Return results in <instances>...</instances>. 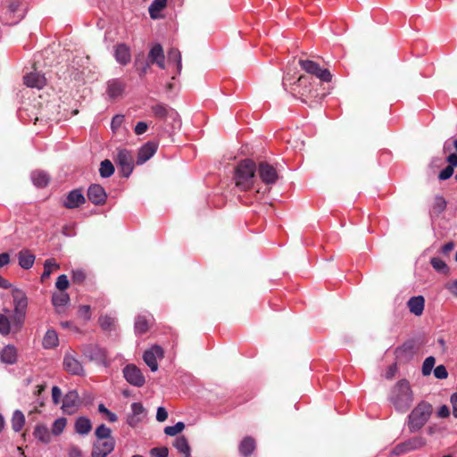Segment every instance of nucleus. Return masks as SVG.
<instances>
[{
	"instance_id": "obj_7",
	"label": "nucleus",
	"mask_w": 457,
	"mask_h": 457,
	"mask_svg": "<svg viewBox=\"0 0 457 457\" xmlns=\"http://www.w3.org/2000/svg\"><path fill=\"white\" fill-rule=\"evenodd\" d=\"M83 355L89 361H95L98 364L107 366V353L105 349L97 345L89 344L83 346Z\"/></svg>"
},
{
	"instance_id": "obj_13",
	"label": "nucleus",
	"mask_w": 457,
	"mask_h": 457,
	"mask_svg": "<svg viewBox=\"0 0 457 457\" xmlns=\"http://www.w3.org/2000/svg\"><path fill=\"white\" fill-rule=\"evenodd\" d=\"M257 171L262 181L266 185H273L278 179L277 170L266 162L259 163Z\"/></svg>"
},
{
	"instance_id": "obj_61",
	"label": "nucleus",
	"mask_w": 457,
	"mask_h": 457,
	"mask_svg": "<svg viewBox=\"0 0 457 457\" xmlns=\"http://www.w3.org/2000/svg\"><path fill=\"white\" fill-rule=\"evenodd\" d=\"M61 397H62V391H61V389L57 386H53V388H52V399H53L54 403V404H59L60 401H61Z\"/></svg>"
},
{
	"instance_id": "obj_18",
	"label": "nucleus",
	"mask_w": 457,
	"mask_h": 457,
	"mask_svg": "<svg viewBox=\"0 0 457 457\" xmlns=\"http://www.w3.org/2000/svg\"><path fill=\"white\" fill-rule=\"evenodd\" d=\"M7 12L12 18V22L17 23L23 19L26 7L21 0H10L7 5Z\"/></svg>"
},
{
	"instance_id": "obj_10",
	"label": "nucleus",
	"mask_w": 457,
	"mask_h": 457,
	"mask_svg": "<svg viewBox=\"0 0 457 457\" xmlns=\"http://www.w3.org/2000/svg\"><path fill=\"white\" fill-rule=\"evenodd\" d=\"M123 376L128 383L136 387H142L145 383L141 370L134 364H128L123 368Z\"/></svg>"
},
{
	"instance_id": "obj_3",
	"label": "nucleus",
	"mask_w": 457,
	"mask_h": 457,
	"mask_svg": "<svg viewBox=\"0 0 457 457\" xmlns=\"http://www.w3.org/2000/svg\"><path fill=\"white\" fill-rule=\"evenodd\" d=\"M289 80L288 75L283 78L284 88L290 90L295 96H299L303 102H306L307 98L314 96L312 83L308 76H300L293 84H288Z\"/></svg>"
},
{
	"instance_id": "obj_23",
	"label": "nucleus",
	"mask_w": 457,
	"mask_h": 457,
	"mask_svg": "<svg viewBox=\"0 0 457 457\" xmlns=\"http://www.w3.org/2000/svg\"><path fill=\"white\" fill-rule=\"evenodd\" d=\"M85 203V196L80 189L71 190L66 196L63 205L68 209H74Z\"/></svg>"
},
{
	"instance_id": "obj_22",
	"label": "nucleus",
	"mask_w": 457,
	"mask_h": 457,
	"mask_svg": "<svg viewBox=\"0 0 457 457\" xmlns=\"http://www.w3.org/2000/svg\"><path fill=\"white\" fill-rule=\"evenodd\" d=\"M158 145L154 142H147L138 151L137 163L138 165L148 161L157 151Z\"/></svg>"
},
{
	"instance_id": "obj_54",
	"label": "nucleus",
	"mask_w": 457,
	"mask_h": 457,
	"mask_svg": "<svg viewBox=\"0 0 457 457\" xmlns=\"http://www.w3.org/2000/svg\"><path fill=\"white\" fill-rule=\"evenodd\" d=\"M71 279L73 283L82 284L86 279V274L83 270H72Z\"/></svg>"
},
{
	"instance_id": "obj_32",
	"label": "nucleus",
	"mask_w": 457,
	"mask_h": 457,
	"mask_svg": "<svg viewBox=\"0 0 457 457\" xmlns=\"http://www.w3.org/2000/svg\"><path fill=\"white\" fill-rule=\"evenodd\" d=\"M31 179L37 187H45L48 185L49 175L43 170H35L31 173Z\"/></svg>"
},
{
	"instance_id": "obj_25",
	"label": "nucleus",
	"mask_w": 457,
	"mask_h": 457,
	"mask_svg": "<svg viewBox=\"0 0 457 457\" xmlns=\"http://www.w3.org/2000/svg\"><path fill=\"white\" fill-rule=\"evenodd\" d=\"M79 397L76 391L68 392L62 401V410L68 413L74 411L75 408L79 405Z\"/></svg>"
},
{
	"instance_id": "obj_36",
	"label": "nucleus",
	"mask_w": 457,
	"mask_h": 457,
	"mask_svg": "<svg viewBox=\"0 0 457 457\" xmlns=\"http://www.w3.org/2000/svg\"><path fill=\"white\" fill-rule=\"evenodd\" d=\"M33 436L44 444L51 441V435L46 426L37 424L34 429Z\"/></svg>"
},
{
	"instance_id": "obj_11",
	"label": "nucleus",
	"mask_w": 457,
	"mask_h": 457,
	"mask_svg": "<svg viewBox=\"0 0 457 457\" xmlns=\"http://www.w3.org/2000/svg\"><path fill=\"white\" fill-rule=\"evenodd\" d=\"M152 111L156 118L162 119L165 121L170 120L173 123V126H180L179 115L174 109L165 104H159L154 105L152 107Z\"/></svg>"
},
{
	"instance_id": "obj_60",
	"label": "nucleus",
	"mask_w": 457,
	"mask_h": 457,
	"mask_svg": "<svg viewBox=\"0 0 457 457\" xmlns=\"http://www.w3.org/2000/svg\"><path fill=\"white\" fill-rule=\"evenodd\" d=\"M123 121H124L123 115H115L112 120V123H111L112 129V130L118 129L121 126Z\"/></svg>"
},
{
	"instance_id": "obj_38",
	"label": "nucleus",
	"mask_w": 457,
	"mask_h": 457,
	"mask_svg": "<svg viewBox=\"0 0 457 457\" xmlns=\"http://www.w3.org/2000/svg\"><path fill=\"white\" fill-rule=\"evenodd\" d=\"M173 445L180 453L184 454V457H191L190 446L184 436H178Z\"/></svg>"
},
{
	"instance_id": "obj_16",
	"label": "nucleus",
	"mask_w": 457,
	"mask_h": 457,
	"mask_svg": "<svg viewBox=\"0 0 457 457\" xmlns=\"http://www.w3.org/2000/svg\"><path fill=\"white\" fill-rule=\"evenodd\" d=\"M88 200L96 205H103L107 198L104 188L98 185L93 184L87 189Z\"/></svg>"
},
{
	"instance_id": "obj_39",
	"label": "nucleus",
	"mask_w": 457,
	"mask_h": 457,
	"mask_svg": "<svg viewBox=\"0 0 457 457\" xmlns=\"http://www.w3.org/2000/svg\"><path fill=\"white\" fill-rule=\"evenodd\" d=\"M98 323L103 330L112 331L115 329L116 319L110 315H101Z\"/></svg>"
},
{
	"instance_id": "obj_21",
	"label": "nucleus",
	"mask_w": 457,
	"mask_h": 457,
	"mask_svg": "<svg viewBox=\"0 0 457 457\" xmlns=\"http://www.w3.org/2000/svg\"><path fill=\"white\" fill-rule=\"evenodd\" d=\"M125 83L120 79H112L107 82L106 93L110 98L115 99L122 96Z\"/></svg>"
},
{
	"instance_id": "obj_26",
	"label": "nucleus",
	"mask_w": 457,
	"mask_h": 457,
	"mask_svg": "<svg viewBox=\"0 0 457 457\" xmlns=\"http://www.w3.org/2000/svg\"><path fill=\"white\" fill-rule=\"evenodd\" d=\"M70 295L66 292H55L52 295V303L57 312H62L66 305L70 303Z\"/></svg>"
},
{
	"instance_id": "obj_1",
	"label": "nucleus",
	"mask_w": 457,
	"mask_h": 457,
	"mask_svg": "<svg viewBox=\"0 0 457 457\" xmlns=\"http://www.w3.org/2000/svg\"><path fill=\"white\" fill-rule=\"evenodd\" d=\"M388 400L397 411H407L413 402V393L409 381L406 379L399 380L391 388Z\"/></svg>"
},
{
	"instance_id": "obj_45",
	"label": "nucleus",
	"mask_w": 457,
	"mask_h": 457,
	"mask_svg": "<svg viewBox=\"0 0 457 457\" xmlns=\"http://www.w3.org/2000/svg\"><path fill=\"white\" fill-rule=\"evenodd\" d=\"M66 424H67V420L65 418H59V419L55 420L54 422L53 423L51 433L54 436L61 435L63 432V430L66 427Z\"/></svg>"
},
{
	"instance_id": "obj_42",
	"label": "nucleus",
	"mask_w": 457,
	"mask_h": 457,
	"mask_svg": "<svg viewBox=\"0 0 457 457\" xmlns=\"http://www.w3.org/2000/svg\"><path fill=\"white\" fill-rule=\"evenodd\" d=\"M95 435L96 436V440L108 441L109 439H114L112 436V430L104 424H101L96 428Z\"/></svg>"
},
{
	"instance_id": "obj_34",
	"label": "nucleus",
	"mask_w": 457,
	"mask_h": 457,
	"mask_svg": "<svg viewBox=\"0 0 457 457\" xmlns=\"http://www.w3.org/2000/svg\"><path fill=\"white\" fill-rule=\"evenodd\" d=\"M43 346L46 349H52L58 345L59 338L55 330L48 329L43 338Z\"/></svg>"
},
{
	"instance_id": "obj_40",
	"label": "nucleus",
	"mask_w": 457,
	"mask_h": 457,
	"mask_svg": "<svg viewBox=\"0 0 457 457\" xmlns=\"http://www.w3.org/2000/svg\"><path fill=\"white\" fill-rule=\"evenodd\" d=\"M25 424V416L24 414L19 411L16 410L12 417V428L15 432H19L22 429L23 426Z\"/></svg>"
},
{
	"instance_id": "obj_27",
	"label": "nucleus",
	"mask_w": 457,
	"mask_h": 457,
	"mask_svg": "<svg viewBox=\"0 0 457 457\" xmlns=\"http://www.w3.org/2000/svg\"><path fill=\"white\" fill-rule=\"evenodd\" d=\"M407 306L411 313L420 316L424 311L425 299L422 295L412 296L407 302Z\"/></svg>"
},
{
	"instance_id": "obj_24",
	"label": "nucleus",
	"mask_w": 457,
	"mask_h": 457,
	"mask_svg": "<svg viewBox=\"0 0 457 457\" xmlns=\"http://www.w3.org/2000/svg\"><path fill=\"white\" fill-rule=\"evenodd\" d=\"M24 83L29 87L41 89L46 84V79L40 72L34 71L24 76Z\"/></svg>"
},
{
	"instance_id": "obj_63",
	"label": "nucleus",
	"mask_w": 457,
	"mask_h": 457,
	"mask_svg": "<svg viewBox=\"0 0 457 457\" xmlns=\"http://www.w3.org/2000/svg\"><path fill=\"white\" fill-rule=\"evenodd\" d=\"M147 124L145 121H139L135 127V133L137 135H142L147 130Z\"/></svg>"
},
{
	"instance_id": "obj_33",
	"label": "nucleus",
	"mask_w": 457,
	"mask_h": 457,
	"mask_svg": "<svg viewBox=\"0 0 457 457\" xmlns=\"http://www.w3.org/2000/svg\"><path fill=\"white\" fill-rule=\"evenodd\" d=\"M60 269V264L56 262L54 258L46 259L44 262V271L40 277L41 281L44 282L47 278H50L52 272L54 270H58Z\"/></svg>"
},
{
	"instance_id": "obj_53",
	"label": "nucleus",
	"mask_w": 457,
	"mask_h": 457,
	"mask_svg": "<svg viewBox=\"0 0 457 457\" xmlns=\"http://www.w3.org/2000/svg\"><path fill=\"white\" fill-rule=\"evenodd\" d=\"M70 282L66 275L62 274L57 278L55 287L59 291L64 292L69 287Z\"/></svg>"
},
{
	"instance_id": "obj_50",
	"label": "nucleus",
	"mask_w": 457,
	"mask_h": 457,
	"mask_svg": "<svg viewBox=\"0 0 457 457\" xmlns=\"http://www.w3.org/2000/svg\"><path fill=\"white\" fill-rule=\"evenodd\" d=\"M10 332L11 321L5 315L0 314V334L5 336L8 335Z\"/></svg>"
},
{
	"instance_id": "obj_41",
	"label": "nucleus",
	"mask_w": 457,
	"mask_h": 457,
	"mask_svg": "<svg viewBox=\"0 0 457 457\" xmlns=\"http://www.w3.org/2000/svg\"><path fill=\"white\" fill-rule=\"evenodd\" d=\"M99 173L102 178H110L114 173V166L110 160H104L100 163Z\"/></svg>"
},
{
	"instance_id": "obj_48",
	"label": "nucleus",
	"mask_w": 457,
	"mask_h": 457,
	"mask_svg": "<svg viewBox=\"0 0 457 457\" xmlns=\"http://www.w3.org/2000/svg\"><path fill=\"white\" fill-rule=\"evenodd\" d=\"M446 208V201L441 195H436L433 204V211L436 213L443 212Z\"/></svg>"
},
{
	"instance_id": "obj_58",
	"label": "nucleus",
	"mask_w": 457,
	"mask_h": 457,
	"mask_svg": "<svg viewBox=\"0 0 457 457\" xmlns=\"http://www.w3.org/2000/svg\"><path fill=\"white\" fill-rule=\"evenodd\" d=\"M453 174V168L452 166L445 167L438 175L440 180H445L452 177Z\"/></svg>"
},
{
	"instance_id": "obj_59",
	"label": "nucleus",
	"mask_w": 457,
	"mask_h": 457,
	"mask_svg": "<svg viewBox=\"0 0 457 457\" xmlns=\"http://www.w3.org/2000/svg\"><path fill=\"white\" fill-rule=\"evenodd\" d=\"M69 457H84L82 451L77 445H71L68 449Z\"/></svg>"
},
{
	"instance_id": "obj_15",
	"label": "nucleus",
	"mask_w": 457,
	"mask_h": 457,
	"mask_svg": "<svg viewBox=\"0 0 457 457\" xmlns=\"http://www.w3.org/2000/svg\"><path fill=\"white\" fill-rule=\"evenodd\" d=\"M425 444L426 440L423 437L416 436L407 440L404 443L397 445L394 449V453L395 454H403L413 450L420 449L424 446Z\"/></svg>"
},
{
	"instance_id": "obj_20",
	"label": "nucleus",
	"mask_w": 457,
	"mask_h": 457,
	"mask_svg": "<svg viewBox=\"0 0 457 457\" xmlns=\"http://www.w3.org/2000/svg\"><path fill=\"white\" fill-rule=\"evenodd\" d=\"M114 58L120 65H127L131 61L130 48L124 43H120L114 47Z\"/></svg>"
},
{
	"instance_id": "obj_30",
	"label": "nucleus",
	"mask_w": 457,
	"mask_h": 457,
	"mask_svg": "<svg viewBox=\"0 0 457 457\" xmlns=\"http://www.w3.org/2000/svg\"><path fill=\"white\" fill-rule=\"evenodd\" d=\"M151 319L145 315H138L135 320V333L138 336L145 334L150 325Z\"/></svg>"
},
{
	"instance_id": "obj_43",
	"label": "nucleus",
	"mask_w": 457,
	"mask_h": 457,
	"mask_svg": "<svg viewBox=\"0 0 457 457\" xmlns=\"http://www.w3.org/2000/svg\"><path fill=\"white\" fill-rule=\"evenodd\" d=\"M166 4L167 0H154L149 6V14L151 18L156 19L158 17V12L166 6Z\"/></svg>"
},
{
	"instance_id": "obj_56",
	"label": "nucleus",
	"mask_w": 457,
	"mask_h": 457,
	"mask_svg": "<svg viewBox=\"0 0 457 457\" xmlns=\"http://www.w3.org/2000/svg\"><path fill=\"white\" fill-rule=\"evenodd\" d=\"M152 457H168L169 450L167 447H154L150 451Z\"/></svg>"
},
{
	"instance_id": "obj_44",
	"label": "nucleus",
	"mask_w": 457,
	"mask_h": 457,
	"mask_svg": "<svg viewBox=\"0 0 457 457\" xmlns=\"http://www.w3.org/2000/svg\"><path fill=\"white\" fill-rule=\"evenodd\" d=\"M168 62H174L177 65L178 73H180L182 68L181 54L180 52L176 48H171L168 52Z\"/></svg>"
},
{
	"instance_id": "obj_47",
	"label": "nucleus",
	"mask_w": 457,
	"mask_h": 457,
	"mask_svg": "<svg viewBox=\"0 0 457 457\" xmlns=\"http://www.w3.org/2000/svg\"><path fill=\"white\" fill-rule=\"evenodd\" d=\"M185 428V424L182 421L177 422L173 426H168L164 428V433L167 436H174L180 433Z\"/></svg>"
},
{
	"instance_id": "obj_49",
	"label": "nucleus",
	"mask_w": 457,
	"mask_h": 457,
	"mask_svg": "<svg viewBox=\"0 0 457 457\" xmlns=\"http://www.w3.org/2000/svg\"><path fill=\"white\" fill-rule=\"evenodd\" d=\"M435 363L436 359L433 356L427 357L422 364V374L424 376L429 375L434 368Z\"/></svg>"
},
{
	"instance_id": "obj_57",
	"label": "nucleus",
	"mask_w": 457,
	"mask_h": 457,
	"mask_svg": "<svg viewBox=\"0 0 457 457\" xmlns=\"http://www.w3.org/2000/svg\"><path fill=\"white\" fill-rule=\"evenodd\" d=\"M434 376L438 379H445L448 377V372L444 365H438L434 369Z\"/></svg>"
},
{
	"instance_id": "obj_19",
	"label": "nucleus",
	"mask_w": 457,
	"mask_h": 457,
	"mask_svg": "<svg viewBox=\"0 0 457 457\" xmlns=\"http://www.w3.org/2000/svg\"><path fill=\"white\" fill-rule=\"evenodd\" d=\"M147 61L151 64H156L160 69H165V55L163 48L160 44L152 46L148 53Z\"/></svg>"
},
{
	"instance_id": "obj_51",
	"label": "nucleus",
	"mask_w": 457,
	"mask_h": 457,
	"mask_svg": "<svg viewBox=\"0 0 457 457\" xmlns=\"http://www.w3.org/2000/svg\"><path fill=\"white\" fill-rule=\"evenodd\" d=\"M150 65H152V64L148 61L142 62L137 57L135 60V66H136L137 70L138 71L140 77H144L147 73V71H148Z\"/></svg>"
},
{
	"instance_id": "obj_9",
	"label": "nucleus",
	"mask_w": 457,
	"mask_h": 457,
	"mask_svg": "<svg viewBox=\"0 0 457 457\" xmlns=\"http://www.w3.org/2000/svg\"><path fill=\"white\" fill-rule=\"evenodd\" d=\"M299 64L307 73L316 76L321 81L329 82L331 80V74L328 70L322 69L320 66L310 60H300Z\"/></svg>"
},
{
	"instance_id": "obj_46",
	"label": "nucleus",
	"mask_w": 457,
	"mask_h": 457,
	"mask_svg": "<svg viewBox=\"0 0 457 457\" xmlns=\"http://www.w3.org/2000/svg\"><path fill=\"white\" fill-rule=\"evenodd\" d=\"M430 263L432 265V267L438 272H441V273H444V274H446L448 273L449 271V268L448 266L446 265V263L440 258L438 257H433L431 260H430Z\"/></svg>"
},
{
	"instance_id": "obj_37",
	"label": "nucleus",
	"mask_w": 457,
	"mask_h": 457,
	"mask_svg": "<svg viewBox=\"0 0 457 457\" xmlns=\"http://www.w3.org/2000/svg\"><path fill=\"white\" fill-rule=\"evenodd\" d=\"M92 428L91 421L86 417H79L75 422V430L80 435H87Z\"/></svg>"
},
{
	"instance_id": "obj_28",
	"label": "nucleus",
	"mask_w": 457,
	"mask_h": 457,
	"mask_svg": "<svg viewBox=\"0 0 457 457\" xmlns=\"http://www.w3.org/2000/svg\"><path fill=\"white\" fill-rule=\"evenodd\" d=\"M0 359L4 363L14 364L17 361V350L13 345H6L0 352Z\"/></svg>"
},
{
	"instance_id": "obj_12",
	"label": "nucleus",
	"mask_w": 457,
	"mask_h": 457,
	"mask_svg": "<svg viewBox=\"0 0 457 457\" xmlns=\"http://www.w3.org/2000/svg\"><path fill=\"white\" fill-rule=\"evenodd\" d=\"M163 356V349L155 345L145 351L143 360L152 371H156L159 367L158 360H162Z\"/></svg>"
},
{
	"instance_id": "obj_64",
	"label": "nucleus",
	"mask_w": 457,
	"mask_h": 457,
	"mask_svg": "<svg viewBox=\"0 0 457 457\" xmlns=\"http://www.w3.org/2000/svg\"><path fill=\"white\" fill-rule=\"evenodd\" d=\"M446 288L454 295L457 296V279L446 285Z\"/></svg>"
},
{
	"instance_id": "obj_31",
	"label": "nucleus",
	"mask_w": 457,
	"mask_h": 457,
	"mask_svg": "<svg viewBox=\"0 0 457 457\" xmlns=\"http://www.w3.org/2000/svg\"><path fill=\"white\" fill-rule=\"evenodd\" d=\"M255 450V441L253 437H245L239 445V453L245 456H250Z\"/></svg>"
},
{
	"instance_id": "obj_29",
	"label": "nucleus",
	"mask_w": 457,
	"mask_h": 457,
	"mask_svg": "<svg viewBox=\"0 0 457 457\" xmlns=\"http://www.w3.org/2000/svg\"><path fill=\"white\" fill-rule=\"evenodd\" d=\"M19 265L24 269H30L35 262V255L28 250H22L18 253Z\"/></svg>"
},
{
	"instance_id": "obj_8",
	"label": "nucleus",
	"mask_w": 457,
	"mask_h": 457,
	"mask_svg": "<svg viewBox=\"0 0 457 457\" xmlns=\"http://www.w3.org/2000/svg\"><path fill=\"white\" fill-rule=\"evenodd\" d=\"M115 162L123 177L128 178L134 169V158L132 154L127 149L118 150Z\"/></svg>"
},
{
	"instance_id": "obj_62",
	"label": "nucleus",
	"mask_w": 457,
	"mask_h": 457,
	"mask_svg": "<svg viewBox=\"0 0 457 457\" xmlns=\"http://www.w3.org/2000/svg\"><path fill=\"white\" fill-rule=\"evenodd\" d=\"M168 418V412L164 407H159L156 412V420L160 422L166 420Z\"/></svg>"
},
{
	"instance_id": "obj_55",
	"label": "nucleus",
	"mask_w": 457,
	"mask_h": 457,
	"mask_svg": "<svg viewBox=\"0 0 457 457\" xmlns=\"http://www.w3.org/2000/svg\"><path fill=\"white\" fill-rule=\"evenodd\" d=\"M98 411L100 413L105 414L110 422H115L118 420L117 415L109 411L103 403L98 405Z\"/></svg>"
},
{
	"instance_id": "obj_5",
	"label": "nucleus",
	"mask_w": 457,
	"mask_h": 457,
	"mask_svg": "<svg viewBox=\"0 0 457 457\" xmlns=\"http://www.w3.org/2000/svg\"><path fill=\"white\" fill-rule=\"evenodd\" d=\"M12 296L14 303V314L12 317V324L15 331L22 327L25 320L26 310L28 306V298L26 294L18 288L12 290Z\"/></svg>"
},
{
	"instance_id": "obj_2",
	"label": "nucleus",
	"mask_w": 457,
	"mask_h": 457,
	"mask_svg": "<svg viewBox=\"0 0 457 457\" xmlns=\"http://www.w3.org/2000/svg\"><path fill=\"white\" fill-rule=\"evenodd\" d=\"M256 165L250 159L241 161L235 168L234 180L236 187L241 191L249 190L254 180Z\"/></svg>"
},
{
	"instance_id": "obj_14",
	"label": "nucleus",
	"mask_w": 457,
	"mask_h": 457,
	"mask_svg": "<svg viewBox=\"0 0 457 457\" xmlns=\"http://www.w3.org/2000/svg\"><path fill=\"white\" fill-rule=\"evenodd\" d=\"M115 447V439L96 440L93 444L91 457H107Z\"/></svg>"
},
{
	"instance_id": "obj_4",
	"label": "nucleus",
	"mask_w": 457,
	"mask_h": 457,
	"mask_svg": "<svg viewBox=\"0 0 457 457\" xmlns=\"http://www.w3.org/2000/svg\"><path fill=\"white\" fill-rule=\"evenodd\" d=\"M432 413V405L420 402L408 416V427L411 432L419 431L428 421Z\"/></svg>"
},
{
	"instance_id": "obj_6",
	"label": "nucleus",
	"mask_w": 457,
	"mask_h": 457,
	"mask_svg": "<svg viewBox=\"0 0 457 457\" xmlns=\"http://www.w3.org/2000/svg\"><path fill=\"white\" fill-rule=\"evenodd\" d=\"M63 370L73 376H84L85 370L78 359L77 354L74 351H68L65 353L62 361Z\"/></svg>"
},
{
	"instance_id": "obj_17",
	"label": "nucleus",
	"mask_w": 457,
	"mask_h": 457,
	"mask_svg": "<svg viewBox=\"0 0 457 457\" xmlns=\"http://www.w3.org/2000/svg\"><path fill=\"white\" fill-rule=\"evenodd\" d=\"M146 411L141 403H133L131 404V413L127 417V423L134 428L145 417Z\"/></svg>"
},
{
	"instance_id": "obj_52",
	"label": "nucleus",
	"mask_w": 457,
	"mask_h": 457,
	"mask_svg": "<svg viewBox=\"0 0 457 457\" xmlns=\"http://www.w3.org/2000/svg\"><path fill=\"white\" fill-rule=\"evenodd\" d=\"M78 315L85 321L91 320V307L89 305H79L78 309Z\"/></svg>"
},
{
	"instance_id": "obj_35",
	"label": "nucleus",
	"mask_w": 457,
	"mask_h": 457,
	"mask_svg": "<svg viewBox=\"0 0 457 457\" xmlns=\"http://www.w3.org/2000/svg\"><path fill=\"white\" fill-rule=\"evenodd\" d=\"M414 353V345L412 342H405L395 349V355L398 359H409Z\"/></svg>"
}]
</instances>
